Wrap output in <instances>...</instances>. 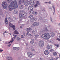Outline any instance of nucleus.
Instances as JSON below:
<instances>
[{
	"instance_id": "obj_1",
	"label": "nucleus",
	"mask_w": 60,
	"mask_h": 60,
	"mask_svg": "<svg viewBox=\"0 0 60 60\" xmlns=\"http://www.w3.org/2000/svg\"><path fill=\"white\" fill-rule=\"evenodd\" d=\"M11 3V4H10L8 7L9 10L10 11H11L13 9H15L18 7V5L16 0H14Z\"/></svg>"
},
{
	"instance_id": "obj_2",
	"label": "nucleus",
	"mask_w": 60,
	"mask_h": 60,
	"mask_svg": "<svg viewBox=\"0 0 60 60\" xmlns=\"http://www.w3.org/2000/svg\"><path fill=\"white\" fill-rule=\"evenodd\" d=\"M41 37L42 38L45 40H48L50 38V36L49 33H45L41 35Z\"/></svg>"
},
{
	"instance_id": "obj_3",
	"label": "nucleus",
	"mask_w": 60,
	"mask_h": 60,
	"mask_svg": "<svg viewBox=\"0 0 60 60\" xmlns=\"http://www.w3.org/2000/svg\"><path fill=\"white\" fill-rule=\"evenodd\" d=\"M27 13L26 12L24 11H21L19 12V17L20 20L22 19V16L25 15L26 16H27Z\"/></svg>"
},
{
	"instance_id": "obj_4",
	"label": "nucleus",
	"mask_w": 60,
	"mask_h": 60,
	"mask_svg": "<svg viewBox=\"0 0 60 60\" xmlns=\"http://www.w3.org/2000/svg\"><path fill=\"white\" fill-rule=\"evenodd\" d=\"M24 2H25V0H19L18 3L20 5L19 8L20 9H23V7H24V6L23 5L21 4H23Z\"/></svg>"
},
{
	"instance_id": "obj_5",
	"label": "nucleus",
	"mask_w": 60,
	"mask_h": 60,
	"mask_svg": "<svg viewBox=\"0 0 60 60\" xmlns=\"http://www.w3.org/2000/svg\"><path fill=\"white\" fill-rule=\"evenodd\" d=\"M44 42L42 40H40L39 42V46L40 47H42L44 46Z\"/></svg>"
},
{
	"instance_id": "obj_6",
	"label": "nucleus",
	"mask_w": 60,
	"mask_h": 60,
	"mask_svg": "<svg viewBox=\"0 0 60 60\" xmlns=\"http://www.w3.org/2000/svg\"><path fill=\"white\" fill-rule=\"evenodd\" d=\"M2 5V6L3 8L5 9H7V5L6 4V2H3L1 4Z\"/></svg>"
},
{
	"instance_id": "obj_7",
	"label": "nucleus",
	"mask_w": 60,
	"mask_h": 60,
	"mask_svg": "<svg viewBox=\"0 0 60 60\" xmlns=\"http://www.w3.org/2000/svg\"><path fill=\"white\" fill-rule=\"evenodd\" d=\"M50 26H46V27L45 28V29L42 28V30H41V31L44 32V31H48L49 29L48 28H50Z\"/></svg>"
},
{
	"instance_id": "obj_8",
	"label": "nucleus",
	"mask_w": 60,
	"mask_h": 60,
	"mask_svg": "<svg viewBox=\"0 0 60 60\" xmlns=\"http://www.w3.org/2000/svg\"><path fill=\"white\" fill-rule=\"evenodd\" d=\"M9 25L10 27H11L12 28L13 30H15L16 29L15 28V26L14 25H13L12 24H11V22L9 23Z\"/></svg>"
},
{
	"instance_id": "obj_9",
	"label": "nucleus",
	"mask_w": 60,
	"mask_h": 60,
	"mask_svg": "<svg viewBox=\"0 0 60 60\" xmlns=\"http://www.w3.org/2000/svg\"><path fill=\"white\" fill-rule=\"evenodd\" d=\"M30 4V1L28 0H26L24 2V5L25 6H28Z\"/></svg>"
},
{
	"instance_id": "obj_10",
	"label": "nucleus",
	"mask_w": 60,
	"mask_h": 60,
	"mask_svg": "<svg viewBox=\"0 0 60 60\" xmlns=\"http://www.w3.org/2000/svg\"><path fill=\"white\" fill-rule=\"evenodd\" d=\"M30 21L32 22L33 21H35L37 20V18L35 17H33L30 19Z\"/></svg>"
},
{
	"instance_id": "obj_11",
	"label": "nucleus",
	"mask_w": 60,
	"mask_h": 60,
	"mask_svg": "<svg viewBox=\"0 0 60 60\" xmlns=\"http://www.w3.org/2000/svg\"><path fill=\"white\" fill-rule=\"evenodd\" d=\"M39 24L40 23L38 22H34V26H38Z\"/></svg>"
},
{
	"instance_id": "obj_12",
	"label": "nucleus",
	"mask_w": 60,
	"mask_h": 60,
	"mask_svg": "<svg viewBox=\"0 0 60 60\" xmlns=\"http://www.w3.org/2000/svg\"><path fill=\"white\" fill-rule=\"evenodd\" d=\"M7 60H13V59L10 56H8L7 57Z\"/></svg>"
},
{
	"instance_id": "obj_13",
	"label": "nucleus",
	"mask_w": 60,
	"mask_h": 60,
	"mask_svg": "<svg viewBox=\"0 0 60 60\" xmlns=\"http://www.w3.org/2000/svg\"><path fill=\"white\" fill-rule=\"evenodd\" d=\"M33 9H34V7L32 6H31L29 7L28 8V10L29 11H30L31 10H33Z\"/></svg>"
},
{
	"instance_id": "obj_14",
	"label": "nucleus",
	"mask_w": 60,
	"mask_h": 60,
	"mask_svg": "<svg viewBox=\"0 0 60 60\" xmlns=\"http://www.w3.org/2000/svg\"><path fill=\"white\" fill-rule=\"evenodd\" d=\"M44 53L46 56L49 54V52L48 50H45L44 52Z\"/></svg>"
},
{
	"instance_id": "obj_15",
	"label": "nucleus",
	"mask_w": 60,
	"mask_h": 60,
	"mask_svg": "<svg viewBox=\"0 0 60 60\" xmlns=\"http://www.w3.org/2000/svg\"><path fill=\"white\" fill-rule=\"evenodd\" d=\"M34 40L33 39H31V41L30 42V44H33L34 43Z\"/></svg>"
},
{
	"instance_id": "obj_16",
	"label": "nucleus",
	"mask_w": 60,
	"mask_h": 60,
	"mask_svg": "<svg viewBox=\"0 0 60 60\" xmlns=\"http://www.w3.org/2000/svg\"><path fill=\"white\" fill-rule=\"evenodd\" d=\"M47 48L48 49H52V47L51 45H48L47 46Z\"/></svg>"
},
{
	"instance_id": "obj_17",
	"label": "nucleus",
	"mask_w": 60,
	"mask_h": 60,
	"mask_svg": "<svg viewBox=\"0 0 60 60\" xmlns=\"http://www.w3.org/2000/svg\"><path fill=\"white\" fill-rule=\"evenodd\" d=\"M47 15L48 14H47V13H45L44 14L42 15V16L44 18H46V17L47 16Z\"/></svg>"
},
{
	"instance_id": "obj_18",
	"label": "nucleus",
	"mask_w": 60,
	"mask_h": 60,
	"mask_svg": "<svg viewBox=\"0 0 60 60\" xmlns=\"http://www.w3.org/2000/svg\"><path fill=\"white\" fill-rule=\"evenodd\" d=\"M31 30H32V29H31V28L30 27L27 28L26 29V30L27 31H28L27 32V33H29L30 32V31Z\"/></svg>"
},
{
	"instance_id": "obj_19",
	"label": "nucleus",
	"mask_w": 60,
	"mask_h": 60,
	"mask_svg": "<svg viewBox=\"0 0 60 60\" xmlns=\"http://www.w3.org/2000/svg\"><path fill=\"white\" fill-rule=\"evenodd\" d=\"M41 13H44V12H46V11L45 8H43L42 10H41Z\"/></svg>"
},
{
	"instance_id": "obj_20",
	"label": "nucleus",
	"mask_w": 60,
	"mask_h": 60,
	"mask_svg": "<svg viewBox=\"0 0 60 60\" xmlns=\"http://www.w3.org/2000/svg\"><path fill=\"white\" fill-rule=\"evenodd\" d=\"M5 23L6 24H7V25H8V20H7V17H6L5 18Z\"/></svg>"
},
{
	"instance_id": "obj_21",
	"label": "nucleus",
	"mask_w": 60,
	"mask_h": 60,
	"mask_svg": "<svg viewBox=\"0 0 60 60\" xmlns=\"http://www.w3.org/2000/svg\"><path fill=\"white\" fill-rule=\"evenodd\" d=\"M14 13L15 14H17L18 13V11L17 10H15L14 11Z\"/></svg>"
},
{
	"instance_id": "obj_22",
	"label": "nucleus",
	"mask_w": 60,
	"mask_h": 60,
	"mask_svg": "<svg viewBox=\"0 0 60 60\" xmlns=\"http://www.w3.org/2000/svg\"><path fill=\"white\" fill-rule=\"evenodd\" d=\"M8 19L10 22H12L13 21V19H11L10 17H8Z\"/></svg>"
},
{
	"instance_id": "obj_23",
	"label": "nucleus",
	"mask_w": 60,
	"mask_h": 60,
	"mask_svg": "<svg viewBox=\"0 0 60 60\" xmlns=\"http://www.w3.org/2000/svg\"><path fill=\"white\" fill-rule=\"evenodd\" d=\"M14 33L15 34H19V32L16 30H15L14 32Z\"/></svg>"
},
{
	"instance_id": "obj_24",
	"label": "nucleus",
	"mask_w": 60,
	"mask_h": 60,
	"mask_svg": "<svg viewBox=\"0 0 60 60\" xmlns=\"http://www.w3.org/2000/svg\"><path fill=\"white\" fill-rule=\"evenodd\" d=\"M51 35L52 37H54L55 36V34L53 32H52Z\"/></svg>"
},
{
	"instance_id": "obj_25",
	"label": "nucleus",
	"mask_w": 60,
	"mask_h": 60,
	"mask_svg": "<svg viewBox=\"0 0 60 60\" xmlns=\"http://www.w3.org/2000/svg\"><path fill=\"white\" fill-rule=\"evenodd\" d=\"M33 12L34 11L33 10H31L29 12V13L30 14H33Z\"/></svg>"
},
{
	"instance_id": "obj_26",
	"label": "nucleus",
	"mask_w": 60,
	"mask_h": 60,
	"mask_svg": "<svg viewBox=\"0 0 60 60\" xmlns=\"http://www.w3.org/2000/svg\"><path fill=\"white\" fill-rule=\"evenodd\" d=\"M53 54L54 56H56L57 55V53L56 52H53Z\"/></svg>"
},
{
	"instance_id": "obj_27",
	"label": "nucleus",
	"mask_w": 60,
	"mask_h": 60,
	"mask_svg": "<svg viewBox=\"0 0 60 60\" xmlns=\"http://www.w3.org/2000/svg\"><path fill=\"white\" fill-rule=\"evenodd\" d=\"M35 38H38L39 37V35L38 34H37L34 35Z\"/></svg>"
},
{
	"instance_id": "obj_28",
	"label": "nucleus",
	"mask_w": 60,
	"mask_h": 60,
	"mask_svg": "<svg viewBox=\"0 0 60 60\" xmlns=\"http://www.w3.org/2000/svg\"><path fill=\"white\" fill-rule=\"evenodd\" d=\"M36 2L37 3L36 4L37 5H40V3H39V1H36Z\"/></svg>"
},
{
	"instance_id": "obj_29",
	"label": "nucleus",
	"mask_w": 60,
	"mask_h": 60,
	"mask_svg": "<svg viewBox=\"0 0 60 60\" xmlns=\"http://www.w3.org/2000/svg\"><path fill=\"white\" fill-rule=\"evenodd\" d=\"M37 12H36V11L34 12V11L33 14L34 15H37Z\"/></svg>"
},
{
	"instance_id": "obj_30",
	"label": "nucleus",
	"mask_w": 60,
	"mask_h": 60,
	"mask_svg": "<svg viewBox=\"0 0 60 60\" xmlns=\"http://www.w3.org/2000/svg\"><path fill=\"white\" fill-rule=\"evenodd\" d=\"M31 1H31V3L33 4H34V3H35V0H31Z\"/></svg>"
},
{
	"instance_id": "obj_31",
	"label": "nucleus",
	"mask_w": 60,
	"mask_h": 60,
	"mask_svg": "<svg viewBox=\"0 0 60 60\" xmlns=\"http://www.w3.org/2000/svg\"><path fill=\"white\" fill-rule=\"evenodd\" d=\"M17 41H20L21 40V38L19 37H17Z\"/></svg>"
},
{
	"instance_id": "obj_32",
	"label": "nucleus",
	"mask_w": 60,
	"mask_h": 60,
	"mask_svg": "<svg viewBox=\"0 0 60 60\" xmlns=\"http://www.w3.org/2000/svg\"><path fill=\"white\" fill-rule=\"evenodd\" d=\"M13 41H14V40L13 39V38H12L11 41L10 42H9L8 43H10L11 42V43H12V42H13Z\"/></svg>"
},
{
	"instance_id": "obj_33",
	"label": "nucleus",
	"mask_w": 60,
	"mask_h": 60,
	"mask_svg": "<svg viewBox=\"0 0 60 60\" xmlns=\"http://www.w3.org/2000/svg\"><path fill=\"white\" fill-rule=\"evenodd\" d=\"M54 45L56 47H59V46H60V45L58 44H55Z\"/></svg>"
},
{
	"instance_id": "obj_34",
	"label": "nucleus",
	"mask_w": 60,
	"mask_h": 60,
	"mask_svg": "<svg viewBox=\"0 0 60 60\" xmlns=\"http://www.w3.org/2000/svg\"><path fill=\"white\" fill-rule=\"evenodd\" d=\"M12 0H7V1L8 3H10V2H11Z\"/></svg>"
},
{
	"instance_id": "obj_35",
	"label": "nucleus",
	"mask_w": 60,
	"mask_h": 60,
	"mask_svg": "<svg viewBox=\"0 0 60 60\" xmlns=\"http://www.w3.org/2000/svg\"><path fill=\"white\" fill-rule=\"evenodd\" d=\"M22 18L23 19H26L27 18V16H25V15L24 16H22Z\"/></svg>"
},
{
	"instance_id": "obj_36",
	"label": "nucleus",
	"mask_w": 60,
	"mask_h": 60,
	"mask_svg": "<svg viewBox=\"0 0 60 60\" xmlns=\"http://www.w3.org/2000/svg\"><path fill=\"white\" fill-rule=\"evenodd\" d=\"M43 16L42 17H39V19H40V20H41L43 19Z\"/></svg>"
},
{
	"instance_id": "obj_37",
	"label": "nucleus",
	"mask_w": 60,
	"mask_h": 60,
	"mask_svg": "<svg viewBox=\"0 0 60 60\" xmlns=\"http://www.w3.org/2000/svg\"><path fill=\"white\" fill-rule=\"evenodd\" d=\"M52 7H53V9L54 12H55V7H54V6H52Z\"/></svg>"
},
{
	"instance_id": "obj_38",
	"label": "nucleus",
	"mask_w": 60,
	"mask_h": 60,
	"mask_svg": "<svg viewBox=\"0 0 60 60\" xmlns=\"http://www.w3.org/2000/svg\"><path fill=\"white\" fill-rule=\"evenodd\" d=\"M49 8L50 9V10L51 11L52 10V8H51V7H49Z\"/></svg>"
},
{
	"instance_id": "obj_39",
	"label": "nucleus",
	"mask_w": 60,
	"mask_h": 60,
	"mask_svg": "<svg viewBox=\"0 0 60 60\" xmlns=\"http://www.w3.org/2000/svg\"><path fill=\"white\" fill-rule=\"evenodd\" d=\"M50 20H51V22H52V23H53V22L52 20V18H51V17L50 18Z\"/></svg>"
},
{
	"instance_id": "obj_40",
	"label": "nucleus",
	"mask_w": 60,
	"mask_h": 60,
	"mask_svg": "<svg viewBox=\"0 0 60 60\" xmlns=\"http://www.w3.org/2000/svg\"><path fill=\"white\" fill-rule=\"evenodd\" d=\"M33 17V15H30L29 16V17L30 18H32V17Z\"/></svg>"
},
{
	"instance_id": "obj_41",
	"label": "nucleus",
	"mask_w": 60,
	"mask_h": 60,
	"mask_svg": "<svg viewBox=\"0 0 60 60\" xmlns=\"http://www.w3.org/2000/svg\"><path fill=\"white\" fill-rule=\"evenodd\" d=\"M32 34H35V31H34L33 30L32 31Z\"/></svg>"
},
{
	"instance_id": "obj_42",
	"label": "nucleus",
	"mask_w": 60,
	"mask_h": 60,
	"mask_svg": "<svg viewBox=\"0 0 60 60\" xmlns=\"http://www.w3.org/2000/svg\"><path fill=\"white\" fill-rule=\"evenodd\" d=\"M34 6L35 8H36V7L38 6V5L36 4L34 5Z\"/></svg>"
},
{
	"instance_id": "obj_43",
	"label": "nucleus",
	"mask_w": 60,
	"mask_h": 60,
	"mask_svg": "<svg viewBox=\"0 0 60 60\" xmlns=\"http://www.w3.org/2000/svg\"><path fill=\"white\" fill-rule=\"evenodd\" d=\"M17 48L16 47H13V49L14 50H16V48Z\"/></svg>"
},
{
	"instance_id": "obj_44",
	"label": "nucleus",
	"mask_w": 60,
	"mask_h": 60,
	"mask_svg": "<svg viewBox=\"0 0 60 60\" xmlns=\"http://www.w3.org/2000/svg\"><path fill=\"white\" fill-rule=\"evenodd\" d=\"M0 13H2L1 14H3V12H2V10H0Z\"/></svg>"
},
{
	"instance_id": "obj_45",
	"label": "nucleus",
	"mask_w": 60,
	"mask_h": 60,
	"mask_svg": "<svg viewBox=\"0 0 60 60\" xmlns=\"http://www.w3.org/2000/svg\"><path fill=\"white\" fill-rule=\"evenodd\" d=\"M19 47H16V50H19Z\"/></svg>"
},
{
	"instance_id": "obj_46",
	"label": "nucleus",
	"mask_w": 60,
	"mask_h": 60,
	"mask_svg": "<svg viewBox=\"0 0 60 60\" xmlns=\"http://www.w3.org/2000/svg\"><path fill=\"white\" fill-rule=\"evenodd\" d=\"M21 37L22 38H24V37H23L22 35H21Z\"/></svg>"
},
{
	"instance_id": "obj_47",
	"label": "nucleus",
	"mask_w": 60,
	"mask_h": 60,
	"mask_svg": "<svg viewBox=\"0 0 60 60\" xmlns=\"http://www.w3.org/2000/svg\"><path fill=\"white\" fill-rule=\"evenodd\" d=\"M30 50L31 51H34L35 50V49H31Z\"/></svg>"
},
{
	"instance_id": "obj_48",
	"label": "nucleus",
	"mask_w": 60,
	"mask_h": 60,
	"mask_svg": "<svg viewBox=\"0 0 60 60\" xmlns=\"http://www.w3.org/2000/svg\"><path fill=\"white\" fill-rule=\"evenodd\" d=\"M32 34H29V36H32Z\"/></svg>"
},
{
	"instance_id": "obj_49",
	"label": "nucleus",
	"mask_w": 60,
	"mask_h": 60,
	"mask_svg": "<svg viewBox=\"0 0 60 60\" xmlns=\"http://www.w3.org/2000/svg\"><path fill=\"white\" fill-rule=\"evenodd\" d=\"M56 40L59 41H60V39L58 38H57Z\"/></svg>"
},
{
	"instance_id": "obj_50",
	"label": "nucleus",
	"mask_w": 60,
	"mask_h": 60,
	"mask_svg": "<svg viewBox=\"0 0 60 60\" xmlns=\"http://www.w3.org/2000/svg\"><path fill=\"white\" fill-rule=\"evenodd\" d=\"M34 23L33 24H32L31 26V27H34Z\"/></svg>"
},
{
	"instance_id": "obj_51",
	"label": "nucleus",
	"mask_w": 60,
	"mask_h": 60,
	"mask_svg": "<svg viewBox=\"0 0 60 60\" xmlns=\"http://www.w3.org/2000/svg\"><path fill=\"white\" fill-rule=\"evenodd\" d=\"M28 57H32V56H30V54H28Z\"/></svg>"
},
{
	"instance_id": "obj_52",
	"label": "nucleus",
	"mask_w": 60,
	"mask_h": 60,
	"mask_svg": "<svg viewBox=\"0 0 60 60\" xmlns=\"http://www.w3.org/2000/svg\"><path fill=\"white\" fill-rule=\"evenodd\" d=\"M26 46H28V43H26Z\"/></svg>"
},
{
	"instance_id": "obj_53",
	"label": "nucleus",
	"mask_w": 60,
	"mask_h": 60,
	"mask_svg": "<svg viewBox=\"0 0 60 60\" xmlns=\"http://www.w3.org/2000/svg\"><path fill=\"white\" fill-rule=\"evenodd\" d=\"M26 34L27 36V35H29V34H28V33H27H27H26Z\"/></svg>"
},
{
	"instance_id": "obj_54",
	"label": "nucleus",
	"mask_w": 60,
	"mask_h": 60,
	"mask_svg": "<svg viewBox=\"0 0 60 60\" xmlns=\"http://www.w3.org/2000/svg\"><path fill=\"white\" fill-rule=\"evenodd\" d=\"M48 3L49 4H51V1H49V2H48Z\"/></svg>"
},
{
	"instance_id": "obj_55",
	"label": "nucleus",
	"mask_w": 60,
	"mask_h": 60,
	"mask_svg": "<svg viewBox=\"0 0 60 60\" xmlns=\"http://www.w3.org/2000/svg\"><path fill=\"white\" fill-rule=\"evenodd\" d=\"M54 51V50L53 49H51L50 50V51L51 52H52V51Z\"/></svg>"
},
{
	"instance_id": "obj_56",
	"label": "nucleus",
	"mask_w": 60,
	"mask_h": 60,
	"mask_svg": "<svg viewBox=\"0 0 60 60\" xmlns=\"http://www.w3.org/2000/svg\"><path fill=\"white\" fill-rule=\"evenodd\" d=\"M27 54L28 55V54H30V52H27Z\"/></svg>"
},
{
	"instance_id": "obj_57",
	"label": "nucleus",
	"mask_w": 60,
	"mask_h": 60,
	"mask_svg": "<svg viewBox=\"0 0 60 60\" xmlns=\"http://www.w3.org/2000/svg\"><path fill=\"white\" fill-rule=\"evenodd\" d=\"M39 60H43V58H40Z\"/></svg>"
},
{
	"instance_id": "obj_58",
	"label": "nucleus",
	"mask_w": 60,
	"mask_h": 60,
	"mask_svg": "<svg viewBox=\"0 0 60 60\" xmlns=\"http://www.w3.org/2000/svg\"><path fill=\"white\" fill-rule=\"evenodd\" d=\"M14 39H15V38H16V36H14Z\"/></svg>"
},
{
	"instance_id": "obj_59",
	"label": "nucleus",
	"mask_w": 60,
	"mask_h": 60,
	"mask_svg": "<svg viewBox=\"0 0 60 60\" xmlns=\"http://www.w3.org/2000/svg\"><path fill=\"white\" fill-rule=\"evenodd\" d=\"M43 20H44V22H46V21H47V20L46 19H44Z\"/></svg>"
},
{
	"instance_id": "obj_60",
	"label": "nucleus",
	"mask_w": 60,
	"mask_h": 60,
	"mask_svg": "<svg viewBox=\"0 0 60 60\" xmlns=\"http://www.w3.org/2000/svg\"><path fill=\"white\" fill-rule=\"evenodd\" d=\"M30 55H33V53H32V52H30Z\"/></svg>"
},
{
	"instance_id": "obj_61",
	"label": "nucleus",
	"mask_w": 60,
	"mask_h": 60,
	"mask_svg": "<svg viewBox=\"0 0 60 60\" xmlns=\"http://www.w3.org/2000/svg\"><path fill=\"white\" fill-rule=\"evenodd\" d=\"M49 60H54V59L52 58V59H50Z\"/></svg>"
},
{
	"instance_id": "obj_62",
	"label": "nucleus",
	"mask_w": 60,
	"mask_h": 60,
	"mask_svg": "<svg viewBox=\"0 0 60 60\" xmlns=\"http://www.w3.org/2000/svg\"><path fill=\"white\" fill-rule=\"evenodd\" d=\"M3 51V50L2 49H0V52H2V51Z\"/></svg>"
},
{
	"instance_id": "obj_63",
	"label": "nucleus",
	"mask_w": 60,
	"mask_h": 60,
	"mask_svg": "<svg viewBox=\"0 0 60 60\" xmlns=\"http://www.w3.org/2000/svg\"><path fill=\"white\" fill-rule=\"evenodd\" d=\"M11 44H10V45H8V47H10V46H11Z\"/></svg>"
},
{
	"instance_id": "obj_64",
	"label": "nucleus",
	"mask_w": 60,
	"mask_h": 60,
	"mask_svg": "<svg viewBox=\"0 0 60 60\" xmlns=\"http://www.w3.org/2000/svg\"><path fill=\"white\" fill-rule=\"evenodd\" d=\"M58 26H60V23H59L58 24Z\"/></svg>"
}]
</instances>
